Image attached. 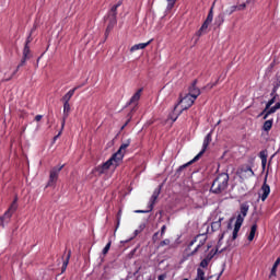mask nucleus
Returning a JSON list of instances; mask_svg holds the SVG:
<instances>
[{
	"instance_id": "41",
	"label": "nucleus",
	"mask_w": 280,
	"mask_h": 280,
	"mask_svg": "<svg viewBox=\"0 0 280 280\" xmlns=\"http://www.w3.org/2000/svg\"><path fill=\"white\" fill-rule=\"evenodd\" d=\"M40 119H43V115L35 116V121H40Z\"/></svg>"
},
{
	"instance_id": "30",
	"label": "nucleus",
	"mask_w": 280,
	"mask_h": 280,
	"mask_svg": "<svg viewBox=\"0 0 280 280\" xmlns=\"http://www.w3.org/2000/svg\"><path fill=\"white\" fill-rule=\"evenodd\" d=\"M209 261H210V258H205V259L200 262L201 268H207V266H209Z\"/></svg>"
},
{
	"instance_id": "55",
	"label": "nucleus",
	"mask_w": 280,
	"mask_h": 280,
	"mask_svg": "<svg viewBox=\"0 0 280 280\" xmlns=\"http://www.w3.org/2000/svg\"><path fill=\"white\" fill-rule=\"evenodd\" d=\"M246 3H255V0H247Z\"/></svg>"
},
{
	"instance_id": "64",
	"label": "nucleus",
	"mask_w": 280,
	"mask_h": 280,
	"mask_svg": "<svg viewBox=\"0 0 280 280\" xmlns=\"http://www.w3.org/2000/svg\"><path fill=\"white\" fill-rule=\"evenodd\" d=\"M217 124H218V126H219V124H220V120H219Z\"/></svg>"
},
{
	"instance_id": "42",
	"label": "nucleus",
	"mask_w": 280,
	"mask_h": 280,
	"mask_svg": "<svg viewBox=\"0 0 280 280\" xmlns=\"http://www.w3.org/2000/svg\"><path fill=\"white\" fill-rule=\"evenodd\" d=\"M238 10H246V3H243L238 7Z\"/></svg>"
},
{
	"instance_id": "56",
	"label": "nucleus",
	"mask_w": 280,
	"mask_h": 280,
	"mask_svg": "<svg viewBox=\"0 0 280 280\" xmlns=\"http://www.w3.org/2000/svg\"><path fill=\"white\" fill-rule=\"evenodd\" d=\"M13 202H15V205H16V202H19V197L15 196Z\"/></svg>"
},
{
	"instance_id": "47",
	"label": "nucleus",
	"mask_w": 280,
	"mask_h": 280,
	"mask_svg": "<svg viewBox=\"0 0 280 280\" xmlns=\"http://www.w3.org/2000/svg\"><path fill=\"white\" fill-rule=\"evenodd\" d=\"M66 259H68V261H69V259H71V250L68 252V256Z\"/></svg>"
},
{
	"instance_id": "62",
	"label": "nucleus",
	"mask_w": 280,
	"mask_h": 280,
	"mask_svg": "<svg viewBox=\"0 0 280 280\" xmlns=\"http://www.w3.org/2000/svg\"><path fill=\"white\" fill-rule=\"evenodd\" d=\"M261 115H266V114H264V112H261L260 115H259V117H261Z\"/></svg>"
},
{
	"instance_id": "34",
	"label": "nucleus",
	"mask_w": 280,
	"mask_h": 280,
	"mask_svg": "<svg viewBox=\"0 0 280 280\" xmlns=\"http://www.w3.org/2000/svg\"><path fill=\"white\" fill-rule=\"evenodd\" d=\"M25 62H27V59L22 57L21 63L18 66L16 71H19V69H21V67H23V65H25Z\"/></svg>"
},
{
	"instance_id": "12",
	"label": "nucleus",
	"mask_w": 280,
	"mask_h": 280,
	"mask_svg": "<svg viewBox=\"0 0 280 280\" xmlns=\"http://www.w3.org/2000/svg\"><path fill=\"white\" fill-rule=\"evenodd\" d=\"M188 95H190L192 100H198L200 89L196 88V81H194L192 85L189 88Z\"/></svg>"
},
{
	"instance_id": "59",
	"label": "nucleus",
	"mask_w": 280,
	"mask_h": 280,
	"mask_svg": "<svg viewBox=\"0 0 280 280\" xmlns=\"http://www.w3.org/2000/svg\"><path fill=\"white\" fill-rule=\"evenodd\" d=\"M209 12H211L212 14H213V7L210 9V11Z\"/></svg>"
},
{
	"instance_id": "27",
	"label": "nucleus",
	"mask_w": 280,
	"mask_h": 280,
	"mask_svg": "<svg viewBox=\"0 0 280 280\" xmlns=\"http://www.w3.org/2000/svg\"><path fill=\"white\" fill-rule=\"evenodd\" d=\"M240 226L234 225V231H233V240H237V233H240Z\"/></svg>"
},
{
	"instance_id": "45",
	"label": "nucleus",
	"mask_w": 280,
	"mask_h": 280,
	"mask_svg": "<svg viewBox=\"0 0 280 280\" xmlns=\"http://www.w3.org/2000/svg\"><path fill=\"white\" fill-rule=\"evenodd\" d=\"M67 266H69V259H66V261H63V267L67 268Z\"/></svg>"
},
{
	"instance_id": "51",
	"label": "nucleus",
	"mask_w": 280,
	"mask_h": 280,
	"mask_svg": "<svg viewBox=\"0 0 280 280\" xmlns=\"http://www.w3.org/2000/svg\"><path fill=\"white\" fill-rule=\"evenodd\" d=\"M165 229H166L165 225H163L162 229H161L162 235H163V233H165Z\"/></svg>"
},
{
	"instance_id": "37",
	"label": "nucleus",
	"mask_w": 280,
	"mask_h": 280,
	"mask_svg": "<svg viewBox=\"0 0 280 280\" xmlns=\"http://www.w3.org/2000/svg\"><path fill=\"white\" fill-rule=\"evenodd\" d=\"M262 114H264L262 119H268V116L270 115V114H268V109H267V110L264 109V110H262Z\"/></svg>"
},
{
	"instance_id": "22",
	"label": "nucleus",
	"mask_w": 280,
	"mask_h": 280,
	"mask_svg": "<svg viewBox=\"0 0 280 280\" xmlns=\"http://www.w3.org/2000/svg\"><path fill=\"white\" fill-rule=\"evenodd\" d=\"M272 128V120H267L264 122L262 130L265 132H268Z\"/></svg>"
},
{
	"instance_id": "7",
	"label": "nucleus",
	"mask_w": 280,
	"mask_h": 280,
	"mask_svg": "<svg viewBox=\"0 0 280 280\" xmlns=\"http://www.w3.org/2000/svg\"><path fill=\"white\" fill-rule=\"evenodd\" d=\"M62 167H65V165L55 166L50 170L47 187H54L56 183H58V176L62 171Z\"/></svg>"
},
{
	"instance_id": "28",
	"label": "nucleus",
	"mask_w": 280,
	"mask_h": 280,
	"mask_svg": "<svg viewBox=\"0 0 280 280\" xmlns=\"http://www.w3.org/2000/svg\"><path fill=\"white\" fill-rule=\"evenodd\" d=\"M208 28H205L203 25H201V27L199 28V31L197 32V36L200 37L205 34V32H207Z\"/></svg>"
},
{
	"instance_id": "50",
	"label": "nucleus",
	"mask_w": 280,
	"mask_h": 280,
	"mask_svg": "<svg viewBox=\"0 0 280 280\" xmlns=\"http://www.w3.org/2000/svg\"><path fill=\"white\" fill-rule=\"evenodd\" d=\"M275 93H277V88H275V89L272 90V92H271V96H273V97H275Z\"/></svg>"
},
{
	"instance_id": "61",
	"label": "nucleus",
	"mask_w": 280,
	"mask_h": 280,
	"mask_svg": "<svg viewBox=\"0 0 280 280\" xmlns=\"http://www.w3.org/2000/svg\"><path fill=\"white\" fill-rule=\"evenodd\" d=\"M221 23H224V18H221Z\"/></svg>"
},
{
	"instance_id": "40",
	"label": "nucleus",
	"mask_w": 280,
	"mask_h": 280,
	"mask_svg": "<svg viewBox=\"0 0 280 280\" xmlns=\"http://www.w3.org/2000/svg\"><path fill=\"white\" fill-rule=\"evenodd\" d=\"M170 245V240H164L162 243H161V246H167Z\"/></svg>"
},
{
	"instance_id": "3",
	"label": "nucleus",
	"mask_w": 280,
	"mask_h": 280,
	"mask_svg": "<svg viewBox=\"0 0 280 280\" xmlns=\"http://www.w3.org/2000/svg\"><path fill=\"white\" fill-rule=\"evenodd\" d=\"M121 163V160L117 159L115 154L105 163H103L101 166L96 168V172L100 174H105L108 172L109 167H117Z\"/></svg>"
},
{
	"instance_id": "1",
	"label": "nucleus",
	"mask_w": 280,
	"mask_h": 280,
	"mask_svg": "<svg viewBox=\"0 0 280 280\" xmlns=\"http://www.w3.org/2000/svg\"><path fill=\"white\" fill-rule=\"evenodd\" d=\"M229 187V174L222 173L219 175L212 186H211V192L212 194H222Z\"/></svg>"
},
{
	"instance_id": "36",
	"label": "nucleus",
	"mask_w": 280,
	"mask_h": 280,
	"mask_svg": "<svg viewBox=\"0 0 280 280\" xmlns=\"http://www.w3.org/2000/svg\"><path fill=\"white\" fill-rule=\"evenodd\" d=\"M218 84V81H215L214 83H209L206 89H213V86H215Z\"/></svg>"
},
{
	"instance_id": "17",
	"label": "nucleus",
	"mask_w": 280,
	"mask_h": 280,
	"mask_svg": "<svg viewBox=\"0 0 280 280\" xmlns=\"http://www.w3.org/2000/svg\"><path fill=\"white\" fill-rule=\"evenodd\" d=\"M255 233H257V223H254L250 228V232L248 235V242H253V240H255Z\"/></svg>"
},
{
	"instance_id": "16",
	"label": "nucleus",
	"mask_w": 280,
	"mask_h": 280,
	"mask_svg": "<svg viewBox=\"0 0 280 280\" xmlns=\"http://www.w3.org/2000/svg\"><path fill=\"white\" fill-rule=\"evenodd\" d=\"M262 170H266V163H268V151L260 152Z\"/></svg>"
},
{
	"instance_id": "60",
	"label": "nucleus",
	"mask_w": 280,
	"mask_h": 280,
	"mask_svg": "<svg viewBox=\"0 0 280 280\" xmlns=\"http://www.w3.org/2000/svg\"><path fill=\"white\" fill-rule=\"evenodd\" d=\"M58 135H59V137H60V135H62V129L59 131V133H58Z\"/></svg>"
},
{
	"instance_id": "49",
	"label": "nucleus",
	"mask_w": 280,
	"mask_h": 280,
	"mask_svg": "<svg viewBox=\"0 0 280 280\" xmlns=\"http://www.w3.org/2000/svg\"><path fill=\"white\" fill-rule=\"evenodd\" d=\"M159 280H165V275L159 276Z\"/></svg>"
},
{
	"instance_id": "54",
	"label": "nucleus",
	"mask_w": 280,
	"mask_h": 280,
	"mask_svg": "<svg viewBox=\"0 0 280 280\" xmlns=\"http://www.w3.org/2000/svg\"><path fill=\"white\" fill-rule=\"evenodd\" d=\"M220 246H222V245H221V241H219V244H218V246H217V250H220Z\"/></svg>"
},
{
	"instance_id": "9",
	"label": "nucleus",
	"mask_w": 280,
	"mask_h": 280,
	"mask_svg": "<svg viewBox=\"0 0 280 280\" xmlns=\"http://www.w3.org/2000/svg\"><path fill=\"white\" fill-rule=\"evenodd\" d=\"M130 145V139H127L125 142L121 143L119 150L115 153V156L118 161H122L124 155L126 154V149Z\"/></svg>"
},
{
	"instance_id": "19",
	"label": "nucleus",
	"mask_w": 280,
	"mask_h": 280,
	"mask_svg": "<svg viewBox=\"0 0 280 280\" xmlns=\"http://www.w3.org/2000/svg\"><path fill=\"white\" fill-rule=\"evenodd\" d=\"M69 113H71V104L63 103V116H65V119H67V117H69Z\"/></svg>"
},
{
	"instance_id": "44",
	"label": "nucleus",
	"mask_w": 280,
	"mask_h": 280,
	"mask_svg": "<svg viewBox=\"0 0 280 280\" xmlns=\"http://www.w3.org/2000/svg\"><path fill=\"white\" fill-rule=\"evenodd\" d=\"M215 254H209L207 257H206V259H210V261H211V259H213V256H214Z\"/></svg>"
},
{
	"instance_id": "57",
	"label": "nucleus",
	"mask_w": 280,
	"mask_h": 280,
	"mask_svg": "<svg viewBox=\"0 0 280 280\" xmlns=\"http://www.w3.org/2000/svg\"><path fill=\"white\" fill-rule=\"evenodd\" d=\"M58 137H60V135L55 136L54 141H56L58 139Z\"/></svg>"
},
{
	"instance_id": "63",
	"label": "nucleus",
	"mask_w": 280,
	"mask_h": 280,
	"mask_svg": "<svg viewBox=\"0 0 280 280\" xmlns=\"http://www.w3.org/2000/svg\"><path fill=\"white\" fill-rule=\"evenodd\" d=\"M220 250V253H222V250H224V248H221V249H219Z\"/></svg>"
},
{
	"instance_id": "11",
	"label": "nucleus",
	"mask_w": 280,
	"mask_h": 280,
	"mask_svg": "<svg viewBox=\"0 0 280 280\" xmlns=\"http://www.w3.org/2000/svg\"><path fill=\"white\" fill-rule=\"evenodd\" d=\"M159 191H154L151 197V206L149 210H136L135 213H150L152 211V207H154V202H156V199L159 198Z\"/></svg>"
},
{
	"instance_id": "8",
	"label": "nucleus",
	"mask_w": 280,
	"mask_h": 280,
	"mask_svg": "<svg viewBox=\"0 0 280 280\" xmlns=\"http://www.w3.org/2000/svg\"><path fill=\"white\" fill-rule=\"evenodd\" d=\"M119 5H121V2H118L110 10L112 20L107 26V32H110L113 30V27H115V24L117 23V8H119Z\"/></svg>"
},
{
	"instance_id": "14",
	"label": "nucleus",
	"mask_w": 280,
	"mask_h": 280,
	"mask_svg": "<svg viewBox=\"0 0 280 280\" xmlns=\"http://www.w3.org/2000/svg\"><path fill=\"white\" fill-rule=\"evenodd\" d=\"M143 93V89H139L130 98L129 104H137L141 100V94Z\"/></svg>"
},
{
	"instance_id": "39",
	"label": "nucleus",
	"mask_w": 280,
	"mask_h": 280,
	"mask_svg": "<svg viewBox=\"0 0 280 280\" xmlns=\"http://www.w3.org/2000/svg\"><path fill=\"white\" fill-rule=\"evenodd\" d=\"M67 121V118H65V116L62 117V121H61V130H65V124Z\"/></svg>"
},
{
	"instance_id": "25",
	"label": "nucleus",
	"mask_w": 280,
	"mask_h": 280,
	"mask_svg": "<svg viewBox=\"0 0 280 280\" xmlns=\"http://www.w3.org/2000/svg\"><path fill=\"white\" fill-rule=\"evenodd\" d=\"M275 102H277V96H272V98L270 101H268V103L266 104V107H265V112L268 110V108H270V106H272V104H275Z\"/></svg>"
},
{
	"instance_id": "10",
	"label": "nucleus",
	"mask_w": 280,
	"mask_h": 280,
	"mask_svg": "<svg viewBox=\"0 0 280 280\" xmlns=\"http://www.w3.org/2000/svg\"><path fill=\"white\" fill-rule=\"evenodd\" d=\"M267 180H268V175H266L265 182L261 186L262 194H261L260 198H261L262 202H265L266 198H268V196H270V186L267 185Z\"/></svg>"
},
{
	"instance_id": "21",
	"label": "nucleus",
	"mask_w": 280,
	"mask_h": 280,
	"mask_svg": "<svg viewBox=\"0 0 280 280\" xmlns=\"http://www.w3.org/2000/svg\"><path fill=\"white\" fill-rule=\"evenodd\" d=\"M12 218V212L10 210H7V212L3 214V217L0 219V224L3 226L4 220H10Z\"/></svg>"
},
{
	"instance_id": "26",
	"label": "nucleus",
	"mask_w": 280,
	"mask_h": 280,
	"mask_svg": "<svg viewBox=\"0 0 280 280\" xmlns=\"http://www.w3.org/2000/svg\"><path fill=\"white\" fill-rule=\"evenodd\" d=\"M235 10H237V5H232L225 10V14L231 15L233 12H235Z\"/></svg>"
},
{
	"instance_id": "53",
	"label": "nucleus",
	"mask_w": 280,
	"mask_h": 280,
	"mask_svg": "<svg viewBox=\"0 0 280 280\" xmlns=\"http://www.w3.org/2000/svg\"><path fill=\"white\" fill-rule=\"evenodd\" d=\"M117 218L121 220V210L118 211Z\"/></svg>"
},
{
	"instance_id": "15",
	"label": "nucleus",
	"mask_w": 280,
	"mask_h": 280,
	"mask_svg": "<svg viewBox=\"0 0 280 280\" xmlns=\"http://www.w3.org/2000/svg\"><path fill=\"white\" fill-rule=\"evenodd\" d=\"M73 93H75V90H70V91L61 98V101L63 102V104H69V102H70L71 98L73 97Z\"/></svg>"
},
{
	"instance_id": "29",
	"label": "nucleus",
	"mask_w": 280,
	"mask_h": 280,
	"mask_svg": "<svg viewBox=\"0 0 280 280\" xmlns=\"http://www.w3.org/2000/svg\"><path fill=\"white\" fill-rule=\"evenodd\" d=\"M167 1V10H172L174 8L176 0H166Z\"/></svg>"
},
{
	"instance_id": "35",
	"label": "nucleus",
	"mask_w": 280,
	"mask_h": 280,
	"mask_svg": "<svg viewBox=\"0 0 280 280\" xmlns=\"http://www.w3.org/2000/svg\"><path fill=\"white\" fill-rule=\"evenodd\" d=\"M31 43H32V34L28 35L25 45H27V47H30Z\"/></svg>"
},
{
	"instance_id": "48",
	"label": "nucleus",
	"mask_w": 280,
	"mask_h": 280,
	"mask_svg": "<svg viewBox=\"0 0 280 280\" xmlns=\"http://www.w3.org/2000/svg\"><path fill=\"white\" fill-rule=\"evenodd\" d=\"M170 119L174 122L176 121V119H178V117H175V118L170 117L166 121H170Z\"/></svg>"
},
{
	"instance_id": "38",
	"label": "nucleus",
	"mask_w": 280,
	"mask_h": 280,
	"mask_svg": "<svg viewBox=\"0 0 280 280\" xmlns=\"http://www.w3.org/2000/svg\"><path fill=\"white\" fill-rule=\"evenodd\" d=\"M143 229H144V225H141L140 230H136L135 231V236L139 235V233H141V231H143Z\"/></svg>"
},
{
	"instance_id": "52",
	"label": "nucleus",
	"mask_w": 280,
	"mask_h": 280,
	"mask_svg": "<svg viewBox=\"0 0 280 280\" xmlns=\"http://www.w3.org/2000/svg\"><path fill=\"white\" fill-rule=\"evenodd\" d=\"M275 107H276L277 110H279V108H280V103H277V104L275 105Z\"/></svg>"
},
{
	"instance_id": "18",
	"label": "nucleus",
	"mask_w": 280,
	"mask_h": 280,
	"mask_svg": "<svg viewBox=\"0 0 280 280\" xmlns=\"http://www.w3.org/2000/svg\"><path fill=\"white\" fill-rule=\"evenodd\" d=\"M212 22H213V14L209 12L206 21L202 24L203 28H209V25H211Z\"/></svg>"
},
{
	"instance_id": "33",
	"label": "nucleus",
	"mask_w": 280,
	"mask_h": 280,
	"mask_svg": "<svg viewBox=\"0 0 280 280\" xmlns=\"http://www.w3.org/2000/svg\"><path fill=\"white\" fill-rule=\"evenodd\" d=\"M121 223V219H119V217L117 218V224H116V229L114 231V236L117 235V229H119V224Z\"/></svg>"
},
{
	"instance_id": "58",
	"label": "nucleus",
	"mask_w": 280,
	"mask_h": 280,
	"mask_svg": "<svg viewBox=\"0 0 280 280\" xmlns=\"http://www.w3.org/2000/svg\"><path fill=\"white\" fill-rule=\"evenodd\" d=\"M65 270H67V267H65V265H62V272H65Z\"/></svg>"
},
{
	"instance_id": "43",
	"label": "nucleus",
	"mask_w": 280,
	"mask_h": 280,
	"mask_svg": "<svg viewBox=\"0 0 280 280\" xmlns=\"http://www.w3.org/2000/svg\"><path fill=\"white\" fill-rule=\"evenodd\" d=\"M215 254H209L207 257H206V259H210V261H211V259H213V256H214Z\"/></svg>"
},
{
	"instance_id": "20",
	"label": "nucleus",
	"mask_w": 280,
	"mask_h": 280,
	"mask_svg": "<svg viewBox=\"0 0 280 280\" xmlns=\"http://www.w3.org/2000/svg\"><path fill=\"white\" fill-rule=\"evenodd\" d=\"M279 264H280V258H278L272 268H271V272H270V277H277V268L279 267Z\"/></svg>"
},
{
	"instance_id": "24",
	"label": "nucleus",
	"mask_w": 280,
	"mask_h": 280,
	"mask_svg": "<svg viewBox=\"0 0 280 280\" xmlns=\"http://www.w3.org/2000/svg\"><path fill=\"white\" fill-rule=\"evenodd\" d=\"M16 209H19V205H16V201H13L11 203V206L9 207L8 211H10L11 213H14V211H16Z\"/></svg>"
},
{
	"instance_id": "4",
	"label": "nucleus",
	"mask_w": 280,
	"mask_h": 280,
	"mask_svg": "<svg viewBox=\"0 0 280 280\" xmlns=\"http://www.w3.org/2000/svg\"><path fill=\"white\" fill-rule=\"evenodd\" d=\"M196 102V98H192L191 95L186 94L184 97L180 98L179 103L175 106V109L180 106L179 115L183 113V110H187L188 108H191L194 106V103Z\"/></svg>"
},
{
	"instance_id": "6",
	"label": "nucleus",
	"mask_w": 280,
	"mask_h": 280,
	"mask_svg": "<svg viewBox=\"0 0 280 280\" xmlns=\"http://www.w3.org/2000/svg\"><path fill=\"white\" fill-rule=\"evenodd\" d=\"M248 209H249L248 203L241 205L240 212L237 213L234 226L242 228V224H244V218H246V215H248Z\"/></svg>"
},
{
	"instance_id": "31",
	"label": "nucleus",
	"mask_w": 280,
	"mask_h": 280,
	"mask_svg": "<svg viewBox=\"0 0 280 280\" xmlns=\"http://www.w3.org/2000/svg\"><path fill=\"white\" fill-rule=\"evenodd\" d=\"M108 250H110V242L107 243V245L103 249V255H108Z\"/></svg>"
},
{
	"instance_id": "2",
	"label": "nucleus",
	"mask_w": 280,
	"mask_h": 280,
	"mask_svg": "<svg viewBox=\"0 0 280 280\" xmlns=\"http://www.w3.org/2000/svg\"><path fill=\"white\" fill-rule=\"evenodd\" d=\"M212 133H213V131L208 133L206 136V138L203 139V144H202L201 152L198 153L190 162L179 166V168H178L179 172H183V170H185V167H189V165H191V163H196V161H198V159H200V156H202L205 154V152H207V148H209V143H211V141H212V138H211Z\"/></svg>"
},
{
	"instance_id": "5",
	"label": "nucleus",
	"mask_w": 280,
	"mask_h": 280,
	"mask_svg": "<svg viewBox=\"0 0 280 280\" xmlns=\"http://www.w3.org/2000/svg\"><path fill=\"white\" fill-rule=\"evenodd\" d=\"M205 242H207V234L198 235L188 246V250H191V248L195 246V249L190 253V255H195V253H198V248H200V246H203Z\"/></svg>"
},
{
	"instance_id": "46",
	"label": "nucleus",
	"mask_w": 280,
	"mask_h": 280,
	"mask_svg": "<svg viewBox=\"0 0 280 280\" xmlns=\"http://www.w3.org/2000/svg\"><path fill=\"white\" fill-rule=\"evenodd\" d=\"M128 124H130V120H127L124 126L121 127V130H124V128H126V126H128Z\"/></svg>"
},
{
	"instance_id": "23",
	"label": "nucleus",
	"mask_w": 280,
	"mask_h": 280,
	"mask_svg": "<svg viewBox=\"0 0 280 280\" xmlns=\"http://www.w3.org/2000/svg\"><path fill=\"white\" fill-rule=\"evenodd\" d=\"M30 46L25 45L23 49V58L30 60Z\"/></svg>"
},
{
	"instance_id": "32",
	"label": "nucleus",
	"mask_w": 280,
	"mask_h": 280,
	"mask_svg": "<svg viewBox=\"0 0 280 280\" xmlns=\"http://www.w3.org/2000/svg\"><path fill=\"white\" fill-rule=\"evenodd\" d=\"M267 112H268L269 115H272L273 113H277V107L276 106L269 107L267 109Z\"/></svg>"
},
{
	"instance_id": "13",
	"label": "nucleus",
	"mask_w": 280,
	"mask_h": 280,
	"mask_svg": "<svg viewBox=\"0 0 280 280\" xmlns=\"http://www.w3.org/2000/svg\"><path fill=\"white\" fill-rule=\"evenodd\" d=\"M152 40H149L147 43L136 44L130 48L131 54H135V51H139V49H145L148 45H150Z\"/></svg>"
}]
</instances>
